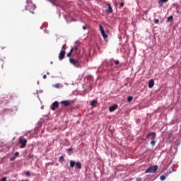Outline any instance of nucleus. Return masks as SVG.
<instances>
[{
	"instance_id": "nucleus-1",
	"label": "nucleus",
	"mask_w": 181,
	"mask_h": 181,
	"mask_svg": "<svg viewBox=\"0 0 181 181\" xmlns=\"http://www.w3.org/2000/svg\"><path fill=\"white\" fill-rule=\"evenodd\" d=\"M151 145L152 146V148L155 146V144H156V141H155V139L156 138V133L155 132H149L146 135V138L148 139L151 138Z\"/></svg>"
},
{
	"instance_id": "nucleus-2",
	"label": "nucleus",
	"mask_w": 181,
	"mask_h": 181,
	"mask_svg": "<svg viewBox=\"0 0 181 181\" xmlns=\"http://www.w3.org/2000/svg\"><path fill=\"white\" fill-rule=\"evenodd\" d=\"M26 11H29L31 13H35L33 11L36 9V6L33 3H28L27 6L25 7Z\"/></svg>"
},
{
	"instance_id": "nucleus-3",
	"label": "nucleus",
	"mask_w": 181,
	"mask_h": 181,
	"mask_svg": "<svg viewBox=\"0 0 181 181\" xmlns=\"http://www.w3.org/2000/svg\"><path fill=\"white\" fill-rule=\"evenodd\" d=\"M69 63L71 64H73L75 67H80V62H78V59H75L73 57L69 58Z\"/></svg>"
},
{
	"instance_id": "nucleus-4",
	"label": "nucleus",
	"mask_w": 181,
	"mask_h": 181,
	"mask_svg": "<svg viewBox=\"0 0 181 181\" xmlns=\"http://www.w3.org/2000/svg\"><path fill=\"white\" fill-rule=\"evenodd\" d=\"M158 165H153L146 170V173H156Z\"/></svg>"
},
{
	"instance_id": "nucleus-5",
	"label": "nucleus",
	"mask_w": 181,
	"mask_h": 181,
	"mask_svg": "<svg viewBox=\"0 0 181 181\" xmlns=\"http://www.w3.org/2000/svg\"><path fill=\"white\" fill-rule=\"evenodd\" d=\"M19 144H21V145L20 148H23L26 146V144H28V140L26 139H23L22 137H20Z\"/></svg>"
},
{
	"instance_id": "nucleus-6",
	"label": "nucleus",
	"mask_w": 181,
	"mask_h": 181,
	"mask_svg": "<svg viewBox=\"0 0 181 181\" xmlns=\"http://www.w3.org/2000/svg\"><path fill=\"white\" fill-rule=\"evenodd\" d=\"M57 108H59V102L55 101L52 103V105L51 107V110L52 111H56V110H57Z\"/></svg>"
},
{
	"instance_id": "nucleus-7",
	"label": "nucleus",
	"mask_w": 181,
	"mask_h": 181,
	"mask_svg": "<svg viewBox=\"0 0 181 181\" xmlns=\"http://www.w3.org/2000/svg\"><path fill=\"white\" fill-rule=\"evenodd\" d=\"M60 104L64 107H69V105H71V102H70V100H62L61 101Z\"/></svg>"
},
{
	"instance_id": "nucleus-8",
	"label": "nucleus",
	"mask_w": 181,
	"mask_h": 181,
	"mask_svg": "<svg viewBox=\"0 0 181 181\" xmlns=\"http://www.w3.org/2000/svg\"><path fill=\"white\" fill-rule=\"evenodd\" d=\"M107 9L106 10L107 13H112L114 11L112 10V7L111 6V4L107 3Z\"/></svg>"
},
{
	"instance_id": "nucleus-9",
	"label": "nucleus",
	"mask_w": 181,
	"mask_h": 181,
	"mask_svg": "<svg viewBox=\"0 0 181 181\" xmlns=\"http://www.w3.org/2000/svg\"><path fill=\"white\" fill-rule=\"evenodd\" d=\"M64 56H66V51H60L59 59L63 60V59H64Z\"/></svg>"
},
{
	"instance_id": "nucleus-10",
	"label": "nucleus",
	"mask_w": 181,
	"mask_h": 181,
	"mask_svg": "<svg viewBox=\"0 0 181 181\" xmlns=\"http://www.w3.org/2000/svg\"><path fill=\"white\" fill-rule=\"evenodd\" d=\"M117 108H118V105H115L109 107V111L110 112H114V111H115V110H117Z\"/></svg>"
},
{
	"instance_id": "nucleus-11",
	"label": "nucleus",
	"mask_w": 181,
	"mask_h": 181,
	"mask_svg": "<svg viewBox=\"0 0 181 181\" xmlns=\"http://www.w3.org/2000/svg\"><path fill=\"white\" fill-rule=\"evenodd\" d=\"M155 86V81L153 79H151L148 82V88H152Z\"/></svg>"
},
{
	"instance_id": "nucleus-12",
	"label": "nucleus",
	"mask_w": 181,
	"mask_h": 181,
	"mask_svg": "<svg viewBox=\"0 0 181 181\" xmlns=\"http://www.w3.org/2000/svg\"><path fill=\"white\" fill-rule=\"evenodd\" d=\"M49 1V2H51V4H52V5H54V6H57V5H59V0H47Z\"/></svg>"
},
{
	"instance_id": "nucleus-13",
	"label": "nucleus",
	"mask_w": 181,
	"mask_h": 181,
	"mask_svg": "<svg viewBox=\"0 0 181 181\" xmlns=\"http://www.w3.org/2000/svg\"><path fill=\"white\" fill-rule=\"evenodd\" d=\"M169 0H158V4H160V6H163V4H166Z\"/></svg>"
},
{
	"instance_id": "nucleus-14",
	"label": "nucleus",
	"mask_w": 181,
	"mask_h": 181,
	"mask_svg": "<svg viewBox=\"0 0 181 181\" xmlns=\"http://www.w3.org/2000/svg\"><path fill=\"white\" fill-rule=\"evenodd\" d=\"M69 163L71 168H74V166H76V162L73 160H70Z\"/></svg>"
},
{
	"instance_id": "nucleus-15",
	"label": "nucleus",
	"mask_w": 181,
	"mask_h": 181,
	"mask_svg": "<svg viewBox=\"0 0 181 181\" xmlns=\"http://www.w3.org/2000/svg\"><path fill=\"white\" fill-rule=\"evenodd\" d=\"M75 166H76V168H77V169H81V163H80V162L76 163Z\"/></svg>"
},
{
	"instance_id": "nucleus-16",
	"label": "nucleus",
	"mask_w": 181,
	"mask_h": 181,
	"mask_svg": "<svg viewBox=\"0 0 181 181\" xmlns=\"http://www.w3.org/2000/svg\"><path fill=\"white\" fill-rule=\"evenodd\" d=\"M173 21V16H170L167 19V23H168V22H172Z\"/></svg>"
},
{
	"instance_id": "nucleus-17",
	"label": "nucleus",
	"mask_w": 181,
	"mask_h": 181,
	"mask_svg": "<svg viewBox=\"0 0 181 181\" xmlns=\"http://www.w3.org/2000/svg\"><path fill=\"white\" fill-rule=\"evenodd\" d=\"M95 104H97V100H93L90 103V105H92V107H95Z\"/></svg>"
},
{
	"instance_id": "nucleus-18",
	"label": "nucleus",
	"mask_w": 181,
	"mask_h": 181,
	"mask_svg": "<svg viewBox=\"0 0 181 181\" xmlns=\"http://www.w3.org/2000/svg\"><path fill=\"white\" fill-rule=\"evenodd\" d=\"M59 162L60 163H63V162H64V156H61L59 159Z\"/></svg>"
},
{
	"instance_id": "nucleus-19",
	"label": "nucleus",
	"mask_w": 181,
	"mask_h": 181,
	"mask_svg": "<svg viewBox=\"0 0 181 181\" xmlns=\"http://www.w3.org/2000/svg\"><path fill=\"white\" fill-rule=\"evenodd\" d=\"M99 29H100V33L105 32L104 27H103L102 25H99Z\"/></svg>"
},
{
	"instance_id": "nucleus-20",
	"label": "nucleus",
	"mask_w": 181,
	"mask_h": 181,
	"mask_svg": "<svg viewBox=\"0 0 181 181\" xmlns=\"http://www.w3.org/2000/svg\"><path fill=\"white\" fill-rule=\"evenodd\" d=\"M78 49V47H77V46H75V47H72L71 49V50H72V52H77V49Z\"/></svg>"
},
{
	"instance_id": "nucleus-21",
	"label": "nucleus",
	"mask_w": 181,
	"mask_h": 181,
	"mask_svg": "<svg viewBox=\"0 0 181 181\" xmlns=\"http://www.w3.org/2000/svg\"><path fill=\"white\" fill-rule=\"evenodd\" d=\"M72 54H73V49L70 50V52L66 54L67 57H71Z\"/></svg>"
},
{
	"instance_id": "nucleus-22",
	"label": "nucleus",
	"mask_w": 181,
	"mask_h": 181,
	"mask_svg": "<svg viewBox=\"0 0 181 181\" xmlns=\"http://www.w3.org/2000/svg\"><path fill=\"white\" fill-rule=\"evenodd\" d=\"M132 100H134V98H132V96H129L127 98V101L129 103H131V101H132Z\"/></svg>"
},
{
	"instance_id": "nucleus-23",
	"label": "nucleus",
	"mask_w": 181,
	"mask_h": 181,
	"mask_svg": "<svg viewBox=\"0 0 181 181\" xmlns=\"http://www.w3.org/2000/svg\"><path fill=\"white\" fill-rule=\"evenodd\" d=\"M61 51L66 52V44H64V45L62 46Z\"/></svg>"
},
{
	"instance_id": "nucleus-24",
	"label": "nucleus",
	"mask_w": 181,
	"mask_h": 181,
	"mask_svg": "<svg viewBox=\"0 0 181 181\" xmlns=\"http://www.w3.org/2000/svg\"><path fill=\"white\" fill-rule=\"evenodd\" d=\"M160 180H165V179H166V176H165V175H161V176L160 177Z\"/></svg>"
},
{
	"instance_id": "nucleus-25",
	"label": "nucleus",
	"mask_w": 181,
	"mask_h": 181,
	"mask_svg": "<svg viewBox=\"0 0 181 181\" xmlns=\"http://www.w3.org/2000/svg\"><path fill=\"white\" fill-rule=\"evenodd\" d=\"M53 87H54V88H59V83H56V84L53 85Z\"/></svg>"
},
{
	"instance_id": "nucleus-26",
	"label": "nucleus",
	"mask_w": 181,
	"mask_h": 181,
	"mask_svg": "<svg viewBox=\"0 0 181 181\" xmlns=\"http://www.w3.org/2000/svg\"><path fill=\"white\" fill-rule=\"evenodd\" d=\"M103 39H105V40H107L108 35L107 34H105L104 35H103Z\"/></svg>"
},
{
	"instance_id": "nucleus-27",
	"label": "nucleus",
	"mask_w": 181,
	"mask_h": 181,
	"mask_svg": "<svg viewBox=\"0 0 181 181\" xmlns=\"http://www.w3.org/2000/svg\"><path fill=\"white\" fill-rule=\"evenodd\" d=\"M15 159H16V157L14 156L13 158H11L10 159V160H11V162H13V160H15Z\"/></svg>"
},
{
	"instance_id": "nucleus-28",
	"label": "nucleus",
	"mask_w": 181,
	"mask_h": 181,
	"mask_svg": "<svg viewBox=\"0 0 181 181\" xmlns=\"http://www.w3.org/2000/svg\"><path fill=\"white\" fill-rule=\"evenodd\" d=\"M14 156L16 157V158H17V156H19V152H16L15 153V154H14Z\"/></svg>"
},
{
	"instance_id": "nucleus-29",
	"label": "nucleus",
	"mask_w": 181,
	"mask_h": 181,
	"mask_svg": "<svg viewBox=\"0 0 181 181\" xmlns=\"http://www.w3.org/2000/svg\"><path fill=\"white\" fill-rule=\"evenodd\" d=\"M25 175L26 176H30V171L25 172Z\"/></svg>"
},
{
	"instance_id": "nucleus-30",
	"label": "nucleus",
	"mask_w": 181,
	"mask_h": 181,
	"mask_svg": "<svg viewBox=\"0 0 181 181\" xmlns=\"http://www.w3.org/2000/svg\"><path fill=\"white\" fill-rule=\"evenodd\" d=\"M154 22L158 25V23H159V19H155Z\"/></svg>"
},
{
	"instance_id": "nucleus-31",
	"label": "nucleus",
	"mask_w": 181,
	"mask_h": 181,
	"mask_svg": "<svg viewBox=\"0 0 181 181\" xmlns=\"http://www.w3.org/2000/svg\"><path fill=\"white\" fill-rule=\"evenodd\" d=\"M114 62L115 63V64L117 65V66H118V64H119V61H114Z\"/></svg>"
},
{
	"instance_id": "nucleus-32",
	"label": "nucleus",
	"mask_w": 181,
	"mask_h": 181,
	"mask_svg": "<svg viewBox=\"0 0 181 181\" xmlns=\"http://www.w3.org/2000/svg\"><path fill=\"white\" fill-rule=\"evenodd\" d=\"M120 6H121V8H124V2H122V3L120 4Z\"/></svg>"
},
{
	"instance_id": "nucleus-33",
	"label": "nucleus",
	"mask_w": 181,
	"mask_h": 181,
	"mask_svg": "<svg viewBox=\"0 0 181 181\" xmlns=\"http://www.w3.org/2000/svg\"><path fill=\"white\" fill-rule=\"evenodd\" d=\"M71 151H73V148H69L68 149V152H71Z\"/></svg>"
},
{
	"instance_id": "nucleus-34",
	"label": "nucleus",
	"mask_w": 181,
	"mask_h": 181,
	"mask_svg": "<svg viewBox=\"0 0 181 181\" xmlns=\"http://www.w3.org/2000/svg\"><path fill=\"white\" fill-rule=\"evenodd\" d=\"M82 28L83 29V30H86L87 29V27H86L85 25H83V26L82 27Z\"/></svg>"
},
{
	"instance_id": "nucleus-35",
	"label": "nucleus",
	"mask_w": 181,
	"mask_h": 181,
	"mask_svg": "<svg viewBox=\"0 0 181 181\" xmlns=\"http://www.w3.org/2000/svg\"><path fill=\"white\" fill-rule=\"evenodd\" d=\"M102 36H104L105 35V31H103V33H101Z\"/></svg>"
},
{
	"instance_id": "nucleus-36",
	"label": "nucleus",
	"mask_w": 181,
	"mask_h": 181,
	"mask_svg": "<svg viewBox=\"0 0 181 181\" xmlns=\"http://www.w3.org/2000/svg\"><path fill=\"white\" fill-rule=\"evenodd\" d=\"M0 181H6V177H4L1 180H0Z\"/></svg>"
},
{
	"instance_id": "nucleus-37",
	"label": "nucleus",
	"mask_w": 181,
	"mask_h": 181,
	"mask_svg": "<svg viewBox=\"0 0 181 181\" xmlns=\"http://www.w3.org/2000/svg\"><path fill=\"white\" fill-rule=\"evenodd\" d=\"M43 78H44V79H46V78H47V76H46V75H44V76H43Z\"/></svg>"
},
{
	"instance_id": "nucleus-38",
	"label": "nucleus",
	"mask_w": 181,
	"mask_h": 181,
	"mask_svg": "<svg viewBox=\"0 0 181 181\" xmlns=\"http://www.w3.org/2000/svg\"><path fill=\"white\" fill-rule=\"evenodd\" d=\"M21 181H29V180H21Z\"/></svg>"
},
{
	"instance_id": "nucleus-39",
	"label": "nucleus",
	"mask_w": 181,
	"mask_h": 181,
	"mask_svg": "<svg viewBox=\"0 0 181 181\" xmlns=\"http://www.w3.org/2000/svg\"><path fill=\"white\" fill-rule=\"evenodd\" d=\"M47 74H48V75H49V74H49V72H47Z\"/></svg>"
}]
</instances>
